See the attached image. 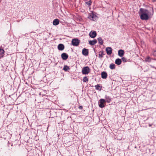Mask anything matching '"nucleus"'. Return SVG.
I'll list each match as a JSON object with an SVG mask.
<instances>
[{
	"label": "nucleus",
	"instance_id": "nucleus-26",
	"mask_svg": "<svg viewBox=\"0 0 156 156\" xmlns=\"http://www.w3.org/2000/svg\"><path fill=\"white\" fill-rule=\"evenodd\" d=\"M122 60L124 62H127V59L125 57H123L122 58Z\"/></svg>",
	"mask_w": 156,
	"mask_h": 156
},
{
	"label": "nucleus",
	"instance_id": "nucleus-6",
	"mask_svg": "<svg viewBox=\"0 0 156 156\" xmlns=\"http://www.w3.org/2000/svg\"><path fill=\"white\" fill-rule=\"evenodd\" d=\"M89 35L91 38H94L97 35L96 32L95 31L92 30L90 32Z\"/></svg>",
	"mask_w": 156,
	"mask_h": 156
},
{
	"label": "nucleus",
	"instance_id": "nucleus-28",
	"mask_svg": "<svg viewBox=\"0 0 156 156\" xmlns=\"http://www.w3.org/2000/svg\"><path fill=\"white\" fill-rule=\"evenodd\" d=\"M79 109H82L83 108V107H82V106H79Z\"/></svg>",
	"mask_w": 156,
	"mask_h": 156
},
{
	"label": "nucleus",
	"instance_id": "nucleus-1",
	"mask_svg": "<svg viewBox=\"0 0 156 156\" xmlns=\"http://www.w3.org/2000/svg\"><path fill=\"white\" fill-rule=\"evenodd\" d=\"M140 11L141 13L140 15V18L143 20H148L149 17L153 15V14H152L148 10L145 9L140 8Z\"/></svg>",
	"mask_w": 156,
	"mask_h": 156
},
{
	"label": "nucleus",
	"instance_id": "nucleus-30",
	"mask_svg": "<svg viewBox=\"0 0 156 156\" xmlns=\"http://www.w3.org/2000/svg\"><path fill=\"white\" fill-rule=\"evenodd\" d=\"M149 126H151V125H149Z\"/></svg>",
	"mask_w": 156,
	"mask_h": 156
},
{
	"label": "nucleus",
	"instance_id": "nucleus-12",
	"mask_svg": "<svg viewBox=\"0 0 156 156\" xmlns=\"http://www.w3.org/2000/svg\"><path fill=\"white\" fill-rule=\"evenodd\" d=\"M59 23V20L58 19H55L53 22V25L56 26L58 25Z\"/></svg>",
	"mask_w": 156,
	"mask_h": 156
},
{
	"label": "nucleus",
	"instance_id": "nucleus-2",
	"mask_svg": "<svg viewBox=\"0 0 156 156\" xmlns=\"http://www.w3.org/2000/svg\"><path fill=\"white\" fill-rule=\"evenodd\" d=\"M90 71V69L88 66H86L84 67L82 71V72L83 74H87Z\"/></svg>",
	"mask_w": 156,
	"mask_h": 156
},
{
	"label": "nucleus",
	"instance_id": "nucleus-21",
	"mask_svg": "<svg viewBox=\"0 0 156 156\" xmlns=\"http://www.w3.org/2000/svg\"><path fill=\"white\" fill-rule=\"evenodd\" d=\"M151 58L149 56H148L145 59V61L146 62H151Z\"/></svg>",
	"mask_w": 156,
	"mask_h": 156
},
{
	"label": "nucleus",
	"instance_id": "nucleus-10",
	"mask_svg": "<svg viewBox=\"0 0 156 156\" xmlns=\"http://www.w3.org/2000/svg\"><path fill=\"white\" fill-rule=\"evenodd\" d=\"M101 76L103 79H106L107 76V74L106 72L103 71L101 73Z\"/></svg>",
	"mask_w": 156,
	"mask_h": 156
},
{
	"label": "nucleus",
	"instance_id": "nucleus-20",
	"mask_svg": "<svg viewBox=\"0 0 156 156\" xmlns=\"http://www.w3.org/2000/svg\"><path fill=\"white\" fill-rule=\"evenodd\" d=\"M86 3L88 5L90 6L91 3V2L90 0H85Z\"/></svg>",
	"mask_w": 156,
	"mask_h": 156
},
{
	"label": "nucleus",
	"instance_id": "nucleus-27",
	"mask_svg": "<svg viewBox=\"0 0 156 156\" xmlns=\"http://www.w3.org/2000/svg\"><path fill=\"white\" fill-rule=\"evenodd\" d=\"M153 55L154 56L156 57V50L154 51L153 52Z\"/></svg>",
	"mask_w": 156,
	"mask_h": 156
},
{
	"label": "nucleus",
	"instance_id": "nucleus-19",
	"mask_svg": "<svg viewBox=\"0 0 156 156\" xmlns=\"http://www.w3.org/2000/svg\"><path fill=\"white\" fill-rule=\"evenodd\" d=\"M98 41L99 44L101 45H102L103 43V41L102 38L101 37H99L98 38Z\"/></svg>",
	"mask_w": 156,
	"mask_h": 156
},
{
	"label": "nucleus",
	"instance_id": "nucleus-14",
	"mask_svg": "<svg viewBox=\"0 0 156 156\" xmlns=\"http://www.w3.org/2000/svg\"><path fill=\"white\" fill-rule=\"evenodd\" d=\"M4 51L3 49L0 48V58L4 56Z\"/></svg>",
	"mask_w": 156,
	"mask_h": 156
},
{
	"label": "nucleus",
	"instance_id": "nucleus-7",
	"mask_svg": "<svg viewBox=\"0 0 156 156\" xmlns=\"http://www.w3.org/2000/svg\"><path fill=\"white\" fill-rule=\"evenodd\" d=\"M112 49L111 47H107L106 49L107 53L108 55H111L112 52Z\"/></svg>",
	"mask_w": 156,
	"mask_h": 156
},
{
	"label": "nucleus",
	"instance_id": "nucleus-5",
	"mask_svg": "<svg viewBox=\"0 0 156 156\" xmlns=\"http://www.w3.org/2000/svg\"><path fill=\"white\" fill-rule=\"evenodd\" d=\"M105 101V100L103 99H101L99 100V106L100 108H102L105 106L104 104Z\"/></svg>",
	"mask_w": 156,
	"mask_h": 156
},
{
	"label": "nucleus",
	"instance_id": "nucleus-13",
	"mask_svg": "<svg viewBox=\"0 0 156 156\" xmlns=\"http://www.w3.org/2000/svg\"><path fill=\"white\" fill-rule=\"evenodd\" d=\"M118 55L120 57H122L124 54V51L122 50H119L118 52Z\"/></svg>",
	"mask_w": 156,
	"mask_h": 156
},
{
	"label": "nucleus",
	"instance_id": "nucleus-17",
	"mask_svg": "<svg viewBox=\"0 0 156 156\" xmlns=\"http://www.w3.org/2000/svg\"><path fill=\"white\" fill-rule=\"evenodd\" d=\"M122 61L120 58H117L115 61V63L117 65H119L121 64Z\"/></svg>",
	"mask_w": 156,
	"mask_h": 156
},
{
	"label": "nucleus",
	"instance_id": "nucleus-24",
	"mask_svg": "<svg viewBox=\"0 0 156 156\" xmlns=\"http://www.w3.org/2000/svg\"><path fill=\"white\" fill-rule=\"evenodd\" d=\"M115 65L114 64L112 63L110 65V66H109V68L111 69H114L115 68Z\"/></svg>",
	"mask_w": 156,
	"mask_h": 156
},
{
	"label": "nucleus",
	"instance_id": "nucleus-8",
	"mask_svg": "<svg viewBox=\"0 0 156 156\" xmlns=\"http://www.w3.org/2000/svg\"><path fill=\"white\" fill-rule=\"evenodd\" d=\"M82 53L85 56L87 55L89 53L88 49L85 48H83L82 50Z\"/></svg>",
	"mask_w": 156,
	"mask_h": 156
},
{
	"label": "nucleus",
	"instance_id": "nucleus-9",
	"mask_svg": "<svg viewBox=\"0 0 156 156\" xmlns=\"http://www.w3.org/2000/svg\"><path fill=\"white\" fill-rule=\"evenodd\" d=\"M61 57L63 60H66L68 58V55L66 53H64L62 54Z\"/></svg>",
	"mask_w": 156,
	"mask_h": 156
},
{
	"label": "nucleus",
	"instance_id": "nucleus-11",
	"mask_svg": "<svg viewBox=\"0 0 156 156\" xmlns=\"http://www.w3.org/2000/svg\"><path fill=\"white\" fill-rule=\"evenodd\" d=\"M58 48L59 50H63L64 48V46L62 44H59L58 46Z\"/></svg>",
	"mask_w": 156,
	"mask_h": 156
},
{
	"label": "nucleus",
	"instance_id": "nucleus-18",
	"mask_svg": "<svg viewBox=\"0 0 156 156\" xmlns=\"http://www.w3.org/2000/svg\"><path fill=\"white\" fill-rule=\"evenodd\" d=\"M95 89L97 90H101L102 88V86H101L99 84H97L95 86Z\"/></svg>",
	"mask_w": 156,
	"mask_h": 156
},
{
	"label": "nucleus",
	"instance_id": "nucleus-23",
	"mask_svg": "<svg viewBox=\"0 0 156 156\" xmlns=\"http://www.w3.org/2000/svg\"><path fill=\"white\" fill-rule=\"evenodd\" d=\"M83 81L84 82H87L88 81V78L87 76H85L83 79Z\"/></svg>",
	"mask_w": 156,
	"mask_h": 156
},
{
	"label": "nucleus",
	"instance_id": "nucleus-4",
	"mask_svg": "<svg viewBox=\"0 0 156 156\" xmlns=\"http://www.w3.org/2000/svg\"><path fill=\"white\" fill-rule=\"evenodd\" d=\"M88 18L91 20L96 21L97 20V16L93 13H91L90 14Z\"/></svg>",
	"mask_w": 156,
	"mask_h": 156
},
{
	"label": "nucleus",
	"instance_id": "nucleus-15",
	"mask_svg": "<svg viewBox=\"0 0 156 156\" xmlns=\"http://www.w3.org/2000/svg\"><path fill=\"white\" fill-rule=\"evenodd\" d=\"M106 101L108 103H110L111 101V99L109 96L106 95L105 96Z\"/></svg>",
	"mask_w": 156,
	"mask_h": 156
},
{
	"label": "nucleus",
	"instance_id": "nucleus-29",
	"mask_svg": "<svg viewBox=\"0 0 156 156\" xmlns=\"http://www.w3.org/2000/svg\"><path fill=\"white\" fill-rule=\"evenodd\" d=\"M153 2H154L156 1V0H151Z\"/></svg>",
	"mask_w": 156,
	"mask_h": 156
},
{
	"label": "nucleus",
	"instance_id": "nucleus-16",
	"mask_svg": "<svg viewBox=\"0 0 156 156\" xmlns=\"http://www.w3.org/2000/svg\"><path fill=\"white\" fill-rule=\"evenodd\" d=\"M97 42V41L96 39H94L93 41H89V44L92 45H94Z\"/></svg>",
	"mask_w": 156,
	"mask_h": 156
},
{
	"label": "nucleus",
	"instance_id": "nucleus-3",
	"mask_svg": "<svg viewBox=\"0 0 156 156\" xmlns=\"http://www.w3.org/2000/svg\"><path fill=\"white\" fill-rule=\"evenodd\" d=\"M80 42V40L77 38L73 39L72 41V44L74 46H78L79 45Z\"/></svg>",
	"mask_w": 156,
	"mask_h": 156
},
{
	"label": "nucleus",
	"instance_id": "nucleus-25",
	"mask_svg": "<svg viewBox=\"0 0 156 156\" xmlns=\"http://www.w3.org/2000/svg\"><path fill=\"white\" fill-rule=\"evenodd\" d=\"M70 68L69 66L66 65L63 68V69L65 71H67L68 69H69Z\"/></svg>",
	"mask_w": 156,
	"mask_h": 156
},
{
	"label": "nucleus",
	"instance_id": "nucleus-22",
	"mask_svg": "<svg viewBox=\"0 0 156 156\" xmlns=\"http://www.w3.org/2000/svg\"><path fill=\"white\" fill-rule=\"evenodd\" d=\"M104 55L105 54L103 53V51H100L99 53V58H102Z\"/></svg>",
	"mask_w": 156,
	"mask_h": 156
}]
</instances>
